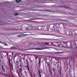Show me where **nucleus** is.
Returning <instances> with one entry per match:
<instances>
[{
	"label": "nucleus",
	"instance_id": "obj_45",
	"mask_svg": "<svg viewBox=\"0 0 77 77\" xmlns=\"http://www.w3.org/2000/svg\"><path fill=\"white\" fill-rule=\"evenodd\" d=\"M15 57H16V56L15 55V56H14V58H15Z\"/></svg>",
	"mask_w": 77,
	"mask_h": 77
},
{
	"label": "nucleus",
	"instance_id": "obj_1",
	"mask_svg": "<svg viewBox=\"0 0 77 77\" xmlns=\"http://www.w3.org/2000/svg\"><path fill=\"white\" fill-rule=\"evenodd\" d=\"M68 43L66 42H63L62 43H59L58 46L59 47H65L66 46L67 48H73V47L74 46V42H71L70 43V45H67Z\"/></svg>",
	"mask_w": 77,
	"mask_h": 77
},
{
	"label": "nucleus",
	"instance_id": "obj_28",
	"mask_svg": "<svg viewBox=\"0 0 77 77\" xmlns=\"http://www.w3.org/2000/svg\"><path fill=\"white\" fill-rule=\"evenodd\" d=\"M49 60H52V59H53V57H52L51 56H49Z\"/></svg>",
	"mask_w": 77,
	"mask_h": 77
},
{
	"label": "nucleus",
	"instance_id": "obj_6",
	"mask_svg": "<svg viewBox=\"0 0 77 77\" xmlns=\"http://www.w3.org/2000/svg\"><path fill=\"white\" fill-rule=\"evenodd\" d=\"M28 26L26 27V29L27 30H33L35 29V26L31 24L28 25Z\"/></svg>",
	"mask_w": 77,
	"mask_h": 77
},
{
	"label": "nucleus",
	"instance_id": "obj_49",
	"mask_svg": "<svg viewBox=\"0 0 77 77\" xmlns=\"http://www.w3.org/2000/svg\"><path fill=\"white\" fill-rule=\"evenodd\" d=\"M23 30H25L24 29H22Z\"/></svg>",
	"mask_w": 77,
	"mask_h": 77
},
{
	"label": "nucleus",
	"instance_id": "obj_48",
	"mask_svg": "<svg viewBox=\"0 0 77 77\" xmlns=\"http://www.w3.org/2000/svg\"><path fill=\"white\" fill-rule=\"evenodd\" d=\"M26 74V75L27 76V74Z\"/></svg>",
	"mask_w": 77,
	"mask_h": 77
},
{
	"label": "nucleus",
	"instance_id": "obj_27",
	"mask_svg": "<svg viewBox=\"0 0 77 77\" xmlns=\"http://www.w3.org/2000/svg\"><path fill=\"white\" fill-rule=\"evenodd\" d=\"M33 44V42H30L29 43V45H32Z\"/></svg>",
	"mask_w": 77,
	"mask_h": 77
},
{
	"label": "nucleus",
	"instance_id": "obj_22",
	"mask_svg": "<svg viewBox=\"0 0 77 77\" xmlns=\"http://www.w3.org/2000/svg\"><path fill=\"white\" fill-rule=\"evenodd\" d=\"M46 11H47V12H52V10H50L48 9H46Z\"/></svg>",
	"mask_w": 77,
	"mask_h": 77
},
{
	"label": "nucleus",
	"instance_id": "obj_14",
	"mask_svg": "<svg viewBox=\"0 0 77 77\" xmlns=\"http://www.w3.org/2000/svg\"><path fill=\"white\" fill-rule=\"evenodd\" d=\"M45 25H44L43 26H41V30H45Z\"/></svg>",
	"mask_w": 77,
	"mask_h": 77
},
{
	"label": "nucleus",
	"instance_id": "obj_36",
	"mask_svg": "<svg viewBox=\"0 0 77 77\" xmlns=\"http://www.w3.org/2000/svg\"><path fill=\"white\" fill-rule=\"evenodd\" d=\"M37 15H39L40 16H41V13H37Z\"/></svg>",
	"mask_w": 77,
	"mask_h": 77
},
{
	"label": "nucleus",
	"instance_id": "obj_44",
	"mask_svg": "<svg viewBox=\"0 0 77 77\" xmlns=\"http://www.w3.org/2000/svg\"><path fill=\"white\" fill-rule=\"evenodd\" d=\"M0 43H1V44H3V43L2 42H0Z\"/></svg>",
	"mask_w": 77,
	"mask_h": 77
},
{
	"label": "nucleus",
	"instance_id": "obj_37",
	"mask_svg": "<svg viewBox=\"0 0 77 77\" xmlns=\"http://www.w3.org/2000/svg\"><path fill=\"white\" fill-rule=\"evenodd\" d=\"M22 67H21L20 68V72H22Z\"/></svg>",
	"mask_w": 77,
	"mask_h": 77
},
{
	"label": "nucleus",
	"instance_id": "obj_20",
	"mask_svg": "<svg viewBox=\"0 0 77 77\" xmlns=\"http://www.w3.org/2000/svg\"><path fill=\"white\" fill-rule=\"evenodd\" d=\"M10 49H17V48L15 46H13L10 48Z\"/></svg>",
	"mask_w": 77,
	"mask_h": 77
},
{
	"label": "nucleus",
	"instance_id": "obj_40",
	"mask_svg": "<svg viewBox=\"0 0 77 77\" xmlns=\"http://www.w3.org/2000/svg\"><path fill=\"white\" fill-rule=\"evenodd\" d=\"M18 74L19 77H21V76L20 75V73H18Z\"/></svg>",
	"mask_w": 77,
	"mask_h": 77
},
{
	"label": "nucleus",
	"instance_id": "obj_34",
	"mask_svg": "<svg viewBox=\"0 0 77 77\" xmlns=\"http://www.w3.org/2000/svg\"><path fill=\"white\" fill-rule=\"evenodd\" d=\"M4 44H5V45H6V46H8V44L6 43L5 42H3Z\"/></svg>",
	"mask_w": 77,
	"mask_h": 77
},
{
	"label": "nucleus",
	"instance_id": "obj_19",
	"mask_svg": "<svg viewBox=\"0 0 77 77\" xmlns=\"http://www.w3.org/2000/svg\"><path fill=\"white\" fill-rule=\"evenodd\" d=\"M37 3H43L42 1L41 0H39L37 1Z\"/></svg>",
	"mask_w": 77,
	"mask_h": 77
},
{
	"label": "nucleus",
	"instance_id": "obj_21",
	"mask_svg": "<svg viewBox=\"0 0 77 77\" xmlns=\"http://www.w3.org/2000/svg\"><path fill=\"white\" fill-rule=\"evenodd\" d=\"M53 43L51 42H48V45H53Z\"/></svg>",
	"mask_w": 77,
	"mask_h": 77
},
{
	"label": "nucleus",
	"instance_id": "obj_30",
	"mask_svg": "<svg viewBox=\"0 0 77 77\" xmlns=\"http://www.w3.org/2000/svg\"><path fill=\"white\" fill-rule=\"evenodd\" d=\"M38 39H39V40H46V39L44 38H38Z\"/></svg>",
	"mask_w": 77,
	"mask_h": 77
},
{
	"label": "nucleus",
	"instance_id": "obj_33",
	"mask_svg": "<svg viewBox=\"0 0 77 77\" xmlns=\"http://www.w3.org/2000/svg\"><path fill=\"white\" fill-rule=\"evenodd\" d=\"M16 72L17 74H19V73H20V71H19V70L18 69H17V70H16Z\"/></svg>",
	"mask_w": 77,
	"mask_h": 77
},
{
	"label": "nucleus",
	"instance_id": "obj_35",
	"mask_svg": "<svg viewBox=\"0 0 77 77\" xmlns=\"http://www.w3.org/2000/svg\"><path fill=\"white\" fill-rule=\"evenodd\" d=\"M2 69L3 71H4V65H2Z\"/></svg>",
	"mask_w": 77,
	"mask_h": 77
},
{
	"label": "nucleus",
	"instance_id": "obj_15",
	"mask_svg": "<svg viewBox=\"0 0 77 77\" xmlns=\"http://www.w3.org/2000/svg\"><path fill=\"white\" fill-rule=\"evenodd\" d=\"M36 28L37 29H38V30H41V26H36Z\"/></svg>",
	"mask_w": 77,
	"mask_h": 77
},
{
	"label": "nucleus",
	"instance_id": "obj_5",
	"mask_svg": "<svg viewBox=\"0 0 77 77\" xmlns=\"http://www.w3.org/2000/svg\"><path fill=\"white\" fill-rule=\"evenodd\" d=\"M55 29L56 30V31L62 35L65 34V32H64L63 30L61 29L60 28H57L56 29Z\"/></svg>",
	"mask_w": 77,
	"mask_h": 77
},
{
	"label": "nucleus",
	"instance_id": "obj_3",
	"mask_svg": "<svg viewBox=\"0 0 77 77\" xmlns=\"http://www.w3.org/2000/svg\"><path fill=\"white\" fill-rule=\"evenodd\" d=\"M7 62L8 64H9V65L10 68L11 69L10 72L12 73V71H14V68L13 67V63H11V60L10 59V57H9V58H8Z\"/></svg>",
	"mask_w": 77,
	"mask_h": 77
},
{
	"label": "nucleus",
	"instance_id": "obj_38",
	"mask_svg": "<svg viewBox=\"0 0 77 77\" xmlns=\"http://www.w3.org/2000/svg\"><path fill=\"white\" fill-rule=\"evenodd\" d=\"M35 57V59H36V60H37V59L38 57H37L36 56H34Z\"/></svg>",
	"mask_w": 77,
	"mask_h": 77
},
{
	"label": "nucleus",
	"instance_id": "obj_11",
	"mask_svg": "<svg viewBox=\"0 0 77 77\" xmlns=\"http://www.w3.org/2000/svg\"><path fill=\"white\" fill-rule=\"evenodd\" d=\"M59 42H54L52 43V45L55 47H58L59 46Z\"/></svg>",
	"mask_w": 77,
	"mask_h": 77
},
{
	"label": "nucleus",
	"instance_id": "obj_43",
	"mask_svg": "<svg viewBox=\"0 0 77 77\" xmlns=\"http://www.w3.org/2000/svg\"><path fill=\"white\" fill-rule=\"evenodd\" d=\"M20 67H21V66H22L21 65H20Z\"/></svg>",
	"mask_w": 77,
	"mask_h": 77
},
{
	"label": "nucleus",
	"instance_id": "obj_12",
	"mask_svg": "<svg viewBox=\"0 0 77 77\" xmlns=\"http://www.w3.org/2000/svg\"><path fill=\"white\" fill-rule=\"evenodd\" d=\"M67 31H69L71 34L72 33V32H74V29H67Z\"/></svg>",
	"mask_w": 77,
	"mask_h": 77
},
{
	"label": "nucleus",
	"instance_id": "obj_4",
	"mask_svg": "<svg viewBox=\"0 0 77 77\" xmlns=\"http://www.w3.org/2000/svg\"><path fill=\"white\" fill-rule=\"evenodd\" d=\"M18 27H5L4 29L5 30H18L19 29H18Z\"/></svg>",
	"mask_w": 77,
	"mask_h": 77
},
{
	"label": "nucleus",
	"instance_id": "obj_47",
	"mask_svg": "<svg viewBox=\"0 0 77 77\" xmlns=\"http://www.w3.org/2000/svg\"><path fill=\"white\" fill-rule=\"evenodd\" d=\"M24 63H26V61H24Z\"/></svg>",
	"mask_w": 77,
	"mask_h": 77
},
{
	"label": "nucleus",
	"instance_id": "obj_26",
	"mask_svg": "<svg viewBox=\"0 0 77 77\" xmlns=\"http://www.w3.org/2000/svg\"><path fill=\"white\" fill-rule=\"evenodd\" d=\"M47 27V29H49V27H50V25H48L47 26H45V28Z\"/></svg>",
	"mask_w": 77,
	"mask_h": 77
},
{
	"label": "nucleus",
	"instance_id": "obj_32",
	"mask_svg": "<svg viewBox=\"0 0 77 77\" xmlns=\"http://www.w3.org/2000/svg\"><path fill=\"white\" fill-rule=\"evenodd\" d=\"M15 1L17 2V3H19V2H21V0H19V1H18V0H15Z\"/></svg>",
	"mask_w": 77,
	"mask_h": 77
},
{
	"label": "nucleus",
	"instance_id": "obj_16",
	"mask_svg": "<svg viewBox=\"0 0 77 77\" xmlns=\"http://www.w3.org/2000/svg\"><path fill=\"white\" fill-rule=\"evenodd\" d=\"M64 53V52H55V53L56 54H63Z\"/></svg>",
	"mask_w": 77,
	"mask_h": 77
},
{
	"label": "nucleus",
	"instance_id": "obj_2",
	"mask_svg": "<svg viewBox=\"0 0 77 77\" xmlns=\"http://www.w3.org/2000/svg\"><path fill=\"white\" fill-rule=\"evenodd\" d=\"M63 24H64V23H60V24H58V23H54V24H51L50 26V27L51 29H53V28L54 27V26H56V29L57 28V26H60V25H62L63 26Z\"/></svg>",
	"mask_w": 77,
	"mask_h": 77
},
{
	"label": "nucleus",
	"instance_id": "obj_29",
	"mask_svg": "<svg viewBox=\"0 0 77 77\" xmlns=\"http://www.w3.org/2000/svg\"><path fill=\"white\" fill-rule=\"evenodd\" d=\"M52 70L54 72V73L55 74V69H54V68H52Z\"/></svg>",
	"mask_w": 77,
	"mask_h": 77
},
{
	"label": "nucleus",
	"instance_id": "obj_46",
	"mask_svg": "<svg viewBox=\"0 0 77 77\" xmlns=\"http://www.w3.org/2000/svg\"><path fill=\"white\" fill-rule=\"evenodd\" d=\"M19 62L18 61H17V63H18Z\"/></svg>",
	"mask_w": 77,
	"mask_h": 77
},
{
	"label": "nucleus",
	"instance_id": "obj_31",
	"mask_svg": "<svg viewBox=\"0 0 77 77\" xmlns=\"http://www.w3.org/2000/svg\"><path fill=\"white\" fill-rule=\"evenodd\" d=\"M44 44L45 45H48V42H44Z\"/></svg>",
	"mask_w": 77,
	"mask_h": 77
},
{
	"label": "nucleus",
	"instance_id": "obj_50",
	"mask_svg": "<svg viewBox=\"0 0 77 77\" xmlns=\"http://www.w3.org/2000/svg\"><path fill=\"white\" fill-rule=\"evenodd\" d=\"M61 20L62 21V20H61Z\"/></svg>",
	"mask_w": 77,
	"mask_h": 77
},
{
	"label": "nucleus",
	"instance_id": "obj_17",
	"mask_svg": "<svg viewBox=\"0 0 77 77\" xmlns=\"http://www.w3.org/2000/svg\"><path fill=\"white\" fill-rule=\"evenodd\" d=\"M46 63L47 65L48 66H50V63L48 62H47V61L46 60Z\"/></svg>",
	"mask_w": 77,
	"mask_h": 77
},
{
	"label": "nucleus",
	"instance_id": "obj_24",
	"mask_svg": "<svg viewBox=\"0 0 77 77\" xmlns=\"http://www.w3.org/2000/svg\"><path fill=\"white\" fill-rule=\"evenodd\" d=\"M41 59H39V66H41Z\"/></svg>",
	"mask_w": 77,
	"mask_h": 77
},
{
	"label": "nucleus",
	"instance_id": "obj_7",
	"mask_svg": "<svg viewBox=\"0 0 77 77\" xmlns=\"http://www.w3.org/2000/svg\"><path fill=\"white\" fill-rule=\"evenodd\" d=\"M26 65L25 66V68H27L28 71H29V72L30 71V67H29V61H28V59H26Z\"/></svg>",
	"mask_w": 77,
	"mask_h": 77
},
{
	"label": "nucleus",
	"instance_id": "obj_23",
	"mask_svg": "<svg viewBox=\"0 0 77 77\" xmlns=\"http://www.w3.org/2000/svg\"><path fill=\"white\" fill-rule=\"evenodd\" d=\"M38 73L40 75V77H41V71L39 69H38Z\"/></svg>",
	"mask_w": 77,
	"mask_h": 77
},
{
	"label": "nucleus",
	"instance_id": "obj_10",
	"mask_svg": "<svg viewBox=\"0 0 77 77\" xmlns=\"http://www.w3.org/2000/svg\"><path fill=\"white\" fill-rule=\"evenodd\" d=\"M44 49H45V48H44V47H42L38 48H32L29 49V50H44Z\"/></svg>",
	"mask_w": 77,
	"mask_h": 77
},
{
	"label": "nucleus",
	"instance_id": "obj_9",
	"mask_svg": "<svg viewBox=\"0 0 77 77\" xmlns=\"http://www.w3.org/2000/svg\"><path fill=\"white\" fill-rule=\"evenodd\" d=\"M21 55V56H20V57H21L23 59V60H25V57H26V56L27 55L26 54H21V53H20L19 54V56L20 55Z\"/></svg>",
	"mask_w": 77,
	"mask_h": 77
},
{
	"label": "nucleus",
	"instance_id": "obj_8",
	"mask_svg": "<svg viewBox=\"0 0 77 77\" xmlns=\"http://www.w3.org/2000/svg\"><path fill=\"white\" fill-rule=\"evenodd\" d=\"M73 54L72 55L71 57V60H74L75 59V57H76V56L77 55H76V54H75V52H73Z\"/></svg>",
	"mask_w": 77,
	"mask_h": 77
},
{
	"label": "nucleus",
	"instance_id": "obj_41",
	"mask_svg": "<svg viewBox=\"0 0 77 77\" xmlns=\"http://www.w3.org/2000/svg\"><path fill=\"white\" fill-rule=\"evenodd\" d=\"M18 14H18V13H16V14H15V16H17V15H18Z\"/></svg>",
	"mask_w": 77,
	"mask_h": 77
},
{
	"label": "nucleus",
	"instance_id": "obj_13",
	"mask_svg": "<svg viewBox=\"0 0 77 77\" xmlns=\"http://www.w3.org/2000/svg\"><path fill=\"white\" fill-rule=\"evenodd\" d=\"M17 36L18 37H19V38H20V37H23V36H26V34H21L20 35H18Z\"/></svg>",
	"mask_w": 77,
	"mask_h": 77
},
{
	"label": "nucleus",
	"instance_id": "obj_42",
	"mask_svg": "<svg viewBox=\"0 0 77 77\" xmlns=\"http://www.w3.org/2000/svg\"><path fill=\"white\" fill-rule=\"evenodd\" d=\"M25 73L26 74V73H27V72L26 71H25Z\"/></svg>",
	"mask_w": 77,
	"mask_h": 77
},
{
	"label": "nucleus",
	"instance_id": "obj_25",
	"mask_svg": "<svg viewBox=\"0 0 77 77\" xmlns=\"http://www.w3.org/2000/svg\"><path fill=\"white\" fill-rule=\"evenodd\" d=\"M69 61V62H70V60H69V58H67L66 59V62H68V61Z\"/></svg>",
	"mask_w": 77,
	"mask_h": 77
},
{
	"label": "nucleus",
	"instance_id": "obj_18",
	"mask_svg": "<svg viewBox=\"0 0 77 77\" xmlns=\"http://www.w3.org/2000/svg\"><path fill=\"white\" fill-rule=\"evenodd\" d=\"M66 34L67 35H69L70 34L69 31H68V29H67V31L66 32Z\"/></svg>",
	"mask_w": 77,
	"mask_h": 77
},
{
	"label": "nucleus",
	"instance_id": "obj_39",
	"mask_svg": "<svg viewBox=\"0 0 77 77\" xmlns=\"http://www.w3.org/2000/svg\"><path fill=\"white\" fill-rule=\"evenodd\" d=\"M63 29H64V31H65V30H66V29L65 27H64Z\"/></svg>",
	"mask_w": 77,
	"mask_h": 77
}]
</instances>
